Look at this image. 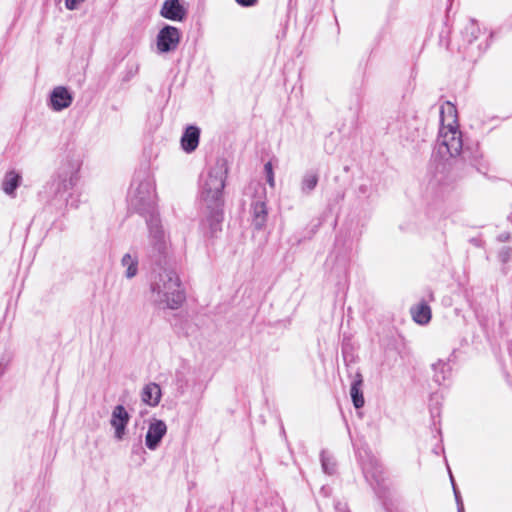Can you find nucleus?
Listing matches in <instances>:
<instances>
[{
  "label": "nucleus",
  "instance_id": "nucleus-1",
  "mask_svg": "<svg viewBox=\"0 0 512 512\" xmlns=\"http://www.w3.org/2000/svg\"><path fill=\"white\" fill-rule=\"evenodd\" d=\"M441 127L434 147L435 159L448 162L458 157L463 148L462 135L459 131L457 109L451 102L440 107Z\"/></svg>",
  "mask_w": 512,
  "mask_h": 512
},
{
  "label": "nucleus",
  "instance_id": "nucleus-2",
  "mask_svg": "<svg viewBox=\"0 0 512 512\" xmlns=\"http://www.w3.org/2000/svg\"><path fill=\"white\" fill-rule=\"evenodd\" d=\"M152 302L163 309H178L185 301L180 278L173 269H162L150 284Z\"/></svg>",
  "mask_w": 512,
  "mask_h": 512
},
{
  "label": "nucleus",
  "instance_id": "nucleus-3",
  "mask_svg": "<svg viewBox=\"0 0 512 512\" xmlns=\"http://www.w3.org/2000/svg\"><path fill=\"white\" fill-rule=\"evenodd\" d=\"M228 174V163L218 159L210 168L201 184V200L207 209H218L223 205V189Z\"/></svg>",
  "mask_w": 512,
  "mask_h": 512
},
{
  "label": "nucleus",
  "instance_id": "nucleus-4",
  "mask_svg": "<svg viewBox=\"0 0 512 512\" xmlns=\"http://www.w3.org/2000/svg\"><path fill=\"white\" fill-rule=\"evenodd\" d=\"M128 199L130 205L140 213L152 211L155 204L154 181L149 176L136 179L131 185Z\"/></svg>",
  "mask_w": 512,
  "mask_h": 512
},
{
  "label": "nucleus",
  "instance_id": "nucleus-5",
  "mask_svg": "<svg viewBox=\"0 0 512 512\" xmlns=\"http://www.w3.org/2000/svg\"><path fill=\"white\" fill-rule=\"evenodd\" d=\"M167 431L168 426L165 421L156 417L150 418L145 435L146 447L151 451H155L160 446Z\"/></svg>",
  "mask_w": 512,
  "mask_h": 512
},
{
  "label": "nucleus",
  "instance_id": "nucleus-6",
  "mask_svg": "<svg viewBox=\"0 0 512 512\" xmlns=\"http://www.w3.org/2000/svg\"><path fill=\"white\" fill-rule=\"evenodd\" d=\"M181 33L178 28L164 26L157 35L156 47L159 53L175 51L180 43Z\"/></svg>",
  "mask_w": 512,
  "mask_h": 512
},
{
  "label": "nucleus",
  "instance_id": "nucleus-7",
  "mask_svg": "<svg viewBox=\"0 0 512 512\" xmlns=\"http://www.w3.org/2000/svg\"><path fill=\"white\" fill-rule=\"evenodd\" d=\"M78 182V167L72 170H62L58 177L50 184V189L54 197L62 196L67 191L73 189Z\"/></svg>",
  "mask_w": 512,
  "mask_h": 512
},
{
  "label": "nucleus",
  "instance_id": "nucleus-8",
  "mask_svg": "<svg viewBox=\"0 0 512 512\" xmlns=\"http://www.w3.org/2000/svg\"><path fill=\"white\" fill-rule=\"evenodd\" d=\"M130 415L123 405H116L111 414L110 424L114 429V437L118 441L124 439Z\"/></svg>",
  "mask_w": 512,
  "mask_h": 512
},
{
  "label": "nucleus",
  "instance_id": "nucleus-9",
  "mask_svg": "<svg viewBox=\"0 0 512 512\" xmlns=\"http://www.w3.org/2000/svg\"><path fill=\"white\" fill-rule=\"evenodd\" d=\"M72 101L73 97L66 87L57 86L51 92L50 107L54 111H61L68 108Z\"/></svg>",
  "mask_w": 512,
  "mask_h": 512
},
{
  "label": "nucleus",
  "instance_id": "nucleus-10",
  "mask_svg": "<svg viewBox=\"0 0 512 512\" xmlns=\"http://www.w3.org/2000/svg\"><path fill=\"white\" fill-rule=\"evenodd\" d=\"M141 401L149 407H157L162 398V390L159 384L149 382L145 384L140 392Z\"/></svg>",
  "mask_w": 512,
  "mask_h": 512
},
{
  "label": "nucleus",
  "instance_id": "nucleus-11",
  "mask_svg": "<svg viewBox=\"0 0 512 512\" xmlns=\"http://www.w3.org/2000/svg\"><path fill=\"white\" fill-rule=\"evenodd\" d=\"M160 14L166 19L181 21L185 17L186 11L179 3V0H165Z\"/></svg>",
  "mask_w": 512,
  "mask_h": 512
},
{
  "label": "nucleus",
  "instance_id": "nucleus-12",
  "mask_svg": "<svg viewBox=\"0 0 512 512\" xmlns=\"http://www.w3.org/2000/svg\"><path fill=\"white\" fill-rule=\"evenodd\" d=\"M208 210L210 211V216L202 224V227L204 234L209 238H213L221 230V208Z\"/></svg>",
  "mask_w": 512,
  "mask_h": 512
},
{
  "label": "nucleus",
  "instance_id": "nucleus-13",
  "mask_svg": "<svg viewBox=\"0 0 512 512\" xmlns=\"http://www.w3.org/2000/svg\"><path fill=\"white\" fill-rule=\"evenodd\" d=\"M147 225L153 244L160 250L164 242V231L158 215L152 212L149 219H147Z\"/></svg>",
  "mask_w": 512,
  "mask_h": 512
},
{
  "label": "nucleus",
  "instance_id": "nucleus-14",
  "mask_svg": "<svg viewBox=\"0 0 512 512\" xmlns=\"http://www.w3.org/2000/svg\"><path fill=\"white\" fill-rule=\"evenodd\" d=\"M200 130L196 126H188L181 137V146L184 151L193 152L199 144Z\"/></svg>",
  "mask_w": 512,
  "mask_h": 512
},
{
  "label": "nucleus",
  "instance_id": "nucleus-15",
  "mask_svg": "<svg viewBox=\"0 0 512 512\" xmlns=\"http://www.w3.org/2000/svg\"><path fill=\"white\" fill-rule=\"evenodd\" d=\"M267 208L264 201H256L252 205L253 225L256 229H262L267 220Z\"/></svg>",
  "mask_w": 512,
  "mask_h": 512
},
{
  "label": "nucleus",
  "instance_id": "nucleus-16",
  "mask_svg": "<svg viewBox=\"0 0 512 512\" xmlns=\"http://www.w3.org/2000/svg\"><path fill=\"white\" fill-rule=\"evenodd\" d=\"M363 379L362 375L360 373H357L355 375V378L352 382L351 389H350V395L353 401V404L355 408H361L364 405V397L361 390Z\"/></svg>",
  "mask_w": 512,
  "mask_h": 512
},
{
  "label": "nucleus",
  "instance_id": "nucleus-17",
  "mask_svg": "<svg viewBox=\"0 0 512 512\" xmlns=\"http://www.w3.org/2000/svg\"><path fill=\"white\" fill-rule=\"evenodd\" d=\"M413 320L420 324L425 325L431 320V308L426 303H419L411 309Z\"/></svg>",
  "mask_w": 512,
  "mask_h": 512
},
{
  "label": "nucleus",
  "instance_id": "nucleus-18",
  "mask_svg": "<svg viewBox=\"0 0 512 512\" xmlns=\"http://www.w3.org/2000/svg\"><path fill=\"white\" fill-rule=\"evenodd\" d=\"M21 181V175L14 170L8 171L2 181V189L7 195H14Z\"/></svg>",
  "mask_w": 512,
  "mask_h": 512
},
{
  "label": "nucleus",
  "instance_id": "nucleus-19",
  "mask_svg": "<svg viewBox=\"0 0 512 512\" xmlns=\"http://www.w3.org/2000/svg\"><path fill=\"white\" fill-rule=\"evenodd\" d=\"M121 265L125 269V276L128 279L135 277L138 273V258L129 253L121 259Z\"/></svg>",
  "mask_w": 512,
  "mask_h": 512
},
{
  "label": "nucleus",
  "instance_id": "nucleus-20",
  "mask_svg": "<svg viewBox=\"0 0 512 512\" xmlns=\"http://www.w3.org/2000/svg\"><path fill=\"white\" fill-rule=\"evenodd\" d=\"M318 183V175L313 172L304 174L301 180V191L304 194H309L315 189Z\"/></svg>",
  "mask_w": 512,
  "mask_h": 512
},
{
  "label": "nucleus",
  "instance_id": "nucleus-21",
  "mask_svg": "<svg viewBox=\"0 0 512 512\" xmlns=\"http://www.w3.org/2000/svg\"><path fill=\"white\" fill-rule=\"evenodd\" d=\"M322 469L326 474H333L335 471V462L326 452L321 453Z\"/></svg>",
  "mask_w": 512,
  "mask_h": 512
},
{
  "label": "nucleus",
  "instance_id": "nucleus-22",
  "mask_svg": "<svg viewBox=\"0 0 512 512\" xmlns=\"http://www.w3.org/2000/svg\"><path fill=\"white\" fill-rule=\"evenodd\" d=\"M264 169H265V173L267 176V182L270 185V187L273 188L275 186V180H274V172H273L272 163L267 162L264 166Z\"/></svg>",
  "mask_w": 512,
  "mask_h": 512
},
{
  "label": "nucleus",
  "instance_id": "nucleus-23",
  "mask_svg": "<svg viewBox=\"0 0 512 512\" xmlns=\"http://www.w3.org/2000/svg\"><path fill=\"white\" fill-rule=\"evenodd\" d=\"M8 361L9 357L6 353V350L2 345H0V376L3 374L5 365Z\"/></svg>",
  "mask_w": 512,
  "mask_h": 512
},
{
  "label": "nucleus",
  "instance_id": "nucleus-24",
  "mask_svg": "<svg viewBox=\"0 0 512 512\" xmlns=\"http://www.w3.org/2000/svg\"><path fill=\"white\" fill-rule=\"evenodd\" d=\"M85 0H65V7L68 10H75L78 8V6L84 2Z\"/></svg>",
  "mask_w": 512,
  "mask_h": 512
},
{
  "label": "nucleus",
  "instance_id": "nucleus-25",
  "mask_svg": "<svg viewBox=\"0 0 512 512\" xmlns=\"http://www.w3.org/2000/svg\"><path fill=\"white\" fill-rule=\"evenodd\" d=\"M236 3L243 7H251L254 6L258 0H235Z\"/></svg>",
  "mask_w": 512,
  "mask_h": 512
},
{
  "label": "nucleus",
  "instance_id": "nucleus-26",
  "mask_svg": "<svg viewBox=\"0 0 512 512\" xmlns=\"http://www.w3.org/2000/svg\"><path fill=\"white\" fill-rule=\"evenodd\" d=\"M454 493H455V498H456L457 505H458V512H464L463 503H462L460 496L455 488H454Z\"/></svg>",
  "mask_w": 512,
  "mask_h": 512
}]
</instances>
